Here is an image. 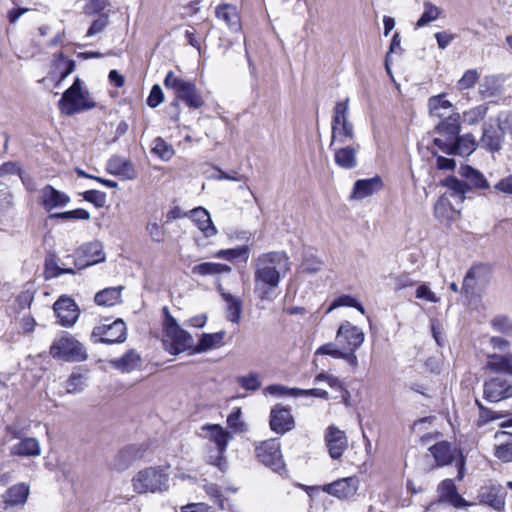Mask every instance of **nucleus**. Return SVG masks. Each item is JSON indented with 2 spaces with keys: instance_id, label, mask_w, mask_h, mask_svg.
<instances>
[{
  "instance_id": "12",
  "label": "nucleus",
  "mask_w": 512,
  "mask_h": 512,
  "mask_svg": "<svg viewBox=\"0 0 512 512\" xmlns=\"http://www.w3.org/2000/svg\"><path fill=\"white\" fill-rule=\"evenodd\" d=\"M256 456L259 461L272 471L282 475L286 472L282 459L280 443L276 439H269L256 447Z\"/></svg>"
},
{
  "instance_id": "18",
  "label": "nucleus",
  "mask_w": 512,
  "mask_h": 512,
  "mask_svg": "<svg viewBox=\"0 0 512 512\" xmlns=\"http://www.w3.org/2000/svg\"><path fill=\"white\" fill-rule=\"evenodd\" d=\"M270 428L276 434L283 435L295 427V421L289 408L276 404L270 411Z\"/></svg>"
},
{
  "instance_id": "41",
  "label": "nucleus",
  "mask_w": 512,
  "mask_h": 512,
  "mask_svg": "<svg viewBox=\"0 0 512 512\" xmlns=\"http://www.w3.org/2000/svg\"><path fill=\"white\" fill-rule=\"evenodd\" d=\"M225 336V331H219L216 333H204L201 335L197 345L194 348V352L202 353L206 352L212 348L219 347L223 345V339Z\"/></svg>"
},
{
  "instance_id": "27",
  "label": "nucleus",
  "mask_w": 512,
  "mask_h": 512,
  "mask_svg": "<svg viewBox=\"0 0 512 512\" xmlns=\"http://www.w3.org/2000/svg\"><path fill=\"white\" fill-rule=\"evenodd\" d=\"M485 369L496 374L512 376V352L488 354Z\"/></svg>"
},
{
  "instance_id": "8",
  "label": "nucleus",
  "mask_w": 512,
  "mask_h": 512,
  "mask_svg": "<svg viewBox=\"0 0 512 512\" xmlns=\"http://www.w3.org/2000/svg\"><path fill=\"white\" fill-rule=\"evenodd\" d=\"M96 103L90 99L89 93L82 88V82L76 77L73 84L64 91L58 102L61 114L72 116L74 114L90 110Z\"/></svg>"
},
{
  "instance_id": "38",
  "label": "nucleus",
  "mask_w": 512,
  "mask_h": 512,
  "mask_svg": "<svg viewBox=\"0 0 512 512\" xmlns=\"http://www.w3.org/2000/svg\"><path fill=\"white\" fill-rule=\"evenodd\" d=\"M231 267L227 264L215 262H203L192 267L191 272L198 276H214L224 273H230Z\"/></svg>"
},
{
  "instance_id": "5",
  "label": "nucleus",
  "mask_w": 512,
  "mask_h": 512,
  "mask_svg": "<svg viewBox=\"0 0 512 512\" xmlns=\"http://www.w3.org/2000/svg\"><path fill=\"white\" fill-rule=\"evenodd\" d=\"M163 319V345L171 355H178L193 347L192 336L182 329L177 320L171 315L167 306L162 309Z\"/></svg>"
},
{
  "instance_id": "25",
  "label": "nucleus",
  "mask_w": 512,
  "mask_h": 512,
  "mask_svg": "<svg viewBox=\"0 0 512 512\" xmlns=\"http://www.w3.org/2000/svg\"><path fill=\"white\" fill-rule=\"evenodd\" d=\"M80 252L84 256V259L80 258L74 261L77 269H83L105 260V254L103 252L102 245L97 241L83 245L80 249Z\"/></svg>"
},
{
  "instance_id": "53",
  "label": "nucleus",
  "mask_w": 512,
  "mask_h": 512,
  "mask_svg": "<svg viewBox=\"0 0 512 512\" xmlns=\"http://www.w3.org/2000/svg\"><path fill=\"white\" fill-rule=\"evenodd\" d=\"M86 377L80 373H72L66 382L68 393L81 392L86 386Z\"/></svg>"
},
{
  "instance_id": "28",
  "label": "nucleus",
  "mask_w": 512,
  "mask_h": 512,
  "mask_svg": "<svg viewBox=\"0 0 512 512\" xmlns=\"http://www.w3.org/2000/svg\"><path fill=\"white\" fill-rule=\"evenodd\" d=\"M437 467L448 466L453 463L456 457V449L448 441H439L429 447Z\"/></svg>"
},
{
  "instance_id": "57",
  "label": "nucleus",
  "mask_w": 512,
  "mask_h": 512,
  "mask_svg": "<svg viewBox=\"0 0 512 512\" xmlns=\"http://www.w3.org/2000/svg\"><path fill=\"white\" fill-rule=\"evenodd\" d=\"M493 329L497 332L511 335L512 334V320L504 315H499L491 320Z\"/></svg>"
},
{
  "instance_id": "40",
  "label": "nucleus",
  "mask_w": 512,
  "mask_h": 512,
  "mask_svg": "<svg viewBox=\"0 0 512 512\" xmlns=\"http://www.w3.org/2000/svg\"><path fill=\"white\" fill-rule=\"evenodd\" d=\"M123 287H108L95 294L94 301L99 306H113L121 301Z\"/></svg>"
},
{
  "instance_id": "30",
  "label": "nucleus",
  "mask_w": 512,
  "mask_h": 512,
  "mask_svg": "<svg viewBox=\"0 0 512 512\" xmlns=\"http://www.w3.org/2000/svg\"><path fill=\"white\" fill-rule=\"evenodd\" d=\"M428 108L431 117L445 119L451 113H459L453 104L446 99L445 94L435 95L429 98Z\"/></svg>"
},
{
  "instance_id": "60",
  "label": "nucleus",
  "mask_w": 512,
  "mask_h": 512,
  "mask_svg": "<svg viewBox=\"0 0 512 512\" xmlns=\"http://www.w3.org/2000/svg\"><path fill=\"white\" fill-rule=\"evenodd\" d=\"M344 349L338 348L336 343L330 342L323 344L315 351V356L328 355L335 359H340L343 356Z\"/></svg>"
},
{
  "instance_id": "39",
  "label": "nucleus",
  "mask_w": 512,
  "mask_h": 512,
  "mask_svg": "<svg viewBox=\"0 0 512 512\" xmlns=\"http://www.w3.org/2000/svg\"><path fill=\"white\" fill-rule=\"evenodd\" d=\"M219 291L227 305V319L232 323H239L242 312L241 300L230 293L224 292L221 286H219Z\"/></svg>"
},
{
  "instance_id": "7",
  "label": "nucleus",
  "mask_w": 512,
  "mask_h": 512,
  "mask_svg": "<svg viewBox=\"0 0 512 512\" xmlns=\"http://www.w3.org/2000/svg\"><path fill=\"white\" fill-rule=\"evenodd\" d=\"M357 142L354 125L349 120V98L339 101L333 109L331 122V141L329 147Z\"/></svg>"
},
{
  "instance_id": "23",
  "label": "nucleus",
  "mask_w": 512,
  "mask_h": 512,
  "mask_svg": "<svg viewBox=\"0 0 512 512\" xmlns=\"http://www.w3.org/2000/svg\"><path fill=\"white\" fill-rule=\"evenodd\" d=\"M438 501L447 503L456 508L467 506L466 500L458 493L457 487L452 479H445L437 487Z\"/></svg>"
},
{
  "instance_id": "49",
  "label": "nucleus",
  "mask_w": 512,
  "mask_h": 512,
  "mask_svg": "<svg viewBox=\"0 0 512 512\" xmlns=\"http://www.w3.org/2000/svg\"><path fill=\"white\" fill-rule=\"evenodd\" d=\"M49 218L61 219L64 221H67V220H89L90 213L83 208H77L75 210H70V211H66V212L52 213L49 215Z\"/></svg>"
},
{
  "instance_id": "45",
  "label": "nucleus",
  "mask_w": 512,
  "mask_h": 512,
  "mask_svg": "<svg viewBox=\"0 0 512 512\" xmlns=\"http://www.w3.org/2000/svg\"><path fill=\"white\" fill-rule=\"evenodd\" d=\"M151 152L162 161H169L175 154L173 146L162 137H156L152 142Z\"/></svg>"
},
{
  "instance_id": "16",
  "label": "nucleus",
  "mask_w": 512,
  "mask_h": 512,
  "mask_svg": "<svg viewBox=\"0 0 512 512\" xmlns=\"http://www.w3.org/2000/svg\"><path fill=\"white\" fill-rule=\"evenodd\" d=\"M364 338L362 329L349 321L343 322L336 333V342L343 349L357 350L363 344Z\"/></svg>"
},
{
  "instance_id": "22",
  "label": "nucleus",
  "mask_w": 512,
  "mask_h": 512,
  "mask_svg": "<svg viewBox=\"0 0 512 512\" xmlns=\"http://www.w3.org/2000/svg\"><path fill=\"white\" fill-rule=\"evenodd\" d=\"M69 202L70 197L52 185H45L40 191V204L47 212L65 207Z\"/></svg>"
},
{
  "instance_id": "63",
  "label": "nucleus",
  "mask_w": 512,
  "mask_h": 512,
  "mask_svg": "<svg viewBox=\"0 0 512 512\" xmlns=\"http://www.w3.org/2000/svg\"><path fill=\"white\" fill-rule=\"evenodd\" d=\"M163 101L164 93L162 91V88L158 84L153 85L147 98V105L151 108H156Z\"/></svg>"
},
{
  "instance_id": "34",
  "label": "nucleus",
  "mask_w": 512,
  "mask_h": 512,
  "mask_svg": "<svg viewBox=\"0 0 512 512\" xmlns=\"http://www.w3.org/2000/svg\"><path fill=\"white\" fill-rule=\"evenodd\" d=\"M191 217L205 237L208 238L214 236L217 233V230L210 218V214L205 208H194L191 211Z\"/></svg>"
},
{
  "instance_id": "19",
  "label": "nucleus",
  "mask_w": 512,
  "mask_h": 512,
  "mask_svg": "<svg viewBox=\"0 0 512 512\" xmlns=\"http://www.w3.org/2000/svg\"><path fill=\"white\" fill-rule=\"evenodd\" d=\"M334 154V161L342 169H354L358 165L357 154L360 150L358 142H352L342 145L329 147Z\"/></svg>"
},
{
  "instance_id": "31",
  "label": "nucleus",
  "mask_w": 512,
  "mask_h": 512,
  "mask_svg": "<svg viewBox=\"0 0 512 512\" xmlns=\"http://www.w3.org/2000/svg\"><path fill=\"white\" fill-rule=\"evenodd\" d=\"M10 453L21 457H37L41 454V446L36 438L23 437L10 448Z\"/></svg>"
},
{
  "instance_id": "11",
  "label": "nucleus",
  "mask_w": 512,
  "mask_h": 512,
  "mask_svg": "<svg viewBox=\"0 0 512 512\" xmlns=\"http://www.w3.org/2000/svg\"><path fill=\"white\" fill-rule=\"evenodd\" d=\"M490 276L491 269L485 264L474 265L467 271L463 280L461 293L469 303L476 298L477 287L485 286L489 282Z\"/></svg>"
},
{
  "instance_id": "6",
  "label": "nucleus",
  "mask_w": 512,
  "mask_h": 512,
  "mask_svg": "<svg viewBox=\"0 0 512 512\" xmlns=\"http://www.w3.org/2000/svg\"><path fill=\"white\" fill-rule=\"evenodd\" d=\"M164 85L167 89L173 90L175 94L176 98L171 103L175 109L178 108L179 101H182L190 109H199L204 105L203 97L195 83L176 76L173 71L167 73Z\"/></svg>"
},
{
  "instance_id": "26",
  "label": "nucleus",
  "mask_w": 512,
  "mask_h": 512,
  "mask_svg": "<svg viewBox=\"0 0 512 512\" xmlns=\"http://www.w3.org/2000/svg\"><path fill=\"white\" fill-rule=\"evenodd\" d=\"M106 170L109 174L121 177L125 180H133L137 176L131 161L118 155L112 156L107 161Z\"/></svg>"
},
{
  "instance_id": "58",
  "label": "nucleus",
  "mask_w": 512,
  "mask_h": 512,
  "mask_svg": "<svg viewBox=\"0 0 512 512\" xmlns=\"http://www.w3.org/2000/svg\"><path fill=\"white\" fill-rule=\"evenodd\" d=\"M84 200L94 204L97 208H102L106 204V194L99 190H87L82 193Z\"/></svg>"
},
{
  "instance_id": "17",
  "label": "nucleus",
  "mask_w": 512,
  "mask_h": 512,
  "mask_svg": "<svg viewBox=\"0 0 512 512\" xmlns=\"http://www.w3.org/2000/svg\"><path fill=\"white\" fill-rule=\"evenodd\" d=\"M359 489V479L356 476L338 479L323 486V491L341 500L352 499Z\"/></svg>"
},
{
  "instance_id": "10",
  "label": "nucleus",
  "mask_w": 512,
  "mask_h": 512,
  "mask_svg": "<svg viewBox=\"0 0 512 512\" xmlns=\"http://www.w3.org/2000/svg\"><path fill=\"white\" fill-rule=\"evenodd\" d=\"M127 328L122 319L112 323H103L93 328L91 341L94 343L115 344L126 340Z\"/></svg>"
},
{
  "instance_id": "61",
  "label": "nucleus",
  "mask_w": 512,
  "mask_h": 512,
  "mask_svg": "<svg viewBox=\"0 0 512 512\" xmlns=\"http://www.w3.org/2000/svg\"><path fill=\"white\" fill-rule=\"evenodd\" d=\"M238 383L243 389L247 391H256L261 385L258 375L255 373H250L247 376L239 377Z\"/></svg>"
},
{
  "instance_id": "4",
  "label": "nucleus",
  "mask_w": 512,
  "mask_h": 512,
  "mask_svg": "<svg viewBox=\"0 0 512 512\" xmlns=\"http://www.w3.org/2000/svg\"><path fill=\"white\" fill-rule=\"evenodd\" d=\"M169 466H150L139 470L131 479L137 494L164 493L169 490Z\"/></svg>"
},
{
  "instance_id": "47",
  "label": "nucleus",
  "mask_w": 512,
  "mask_h": 512,
  "mask_svg": "<svg viewBox=\"0 0 512 512\" xmlns=\"http://www.w3.org/2000/svg\"><path fill=\"white\" fill-rule=\"evenodd\" d=\"M424 11L418 21L415 24V28H421L424 27L431 22L437 20L441 14L440 8H438L436 5L432 4L431 2H424Z\"/></svg>"
},
{
  "instance_id": "44",
  "label": "nucleus",
  "mask_w": 512,
  "mask_h": 512,
  "mask_svg": "<svg viewBox=\"0 0 512 512\" xmlns=\"http://www.w3.org/2000/svg\"><path fill=\"white\" fill-rule=\"evenodd\" d=\"M488 110V103L480 104L464 111L461 117L467 125H476L486 117Z\"/></svg>"
},
{
  "instance_id": "33",
  "label": "nucleus",
  "mask_w": 512,
  "mask_h": 512,
  "mask_svg": "<svg viewBox=\"0 0 512 512\" xmlns=\"http://www.w3.org/2000/svg\"><path fill=\"white\" fill-rule=\"evenodd\" d=\"M29 495V486L25 483H19L8 488L2 495L3 502L6 506H18L23 505Z\"/></svg>"
},
{
  "instance_id": "37",
  "label": "nucleus",
  "mask_w": 512,
  "mask_h": 512,
  "mask_svg": "<svg viewBox=\"0 0 512 512\" xmlns=\"http://www.w3.org/2000/svg\"><path fill=\"white\" fill-rule=\"evenodd\" d=\"M140 361V355L135 350H129L122 357L111 360L110 363L121 372H131L138 367Z\"/></svg>"
},
{
  "instance_id": "62",
  "label": "nucleus",
  "mask_w": 512,
  "mask_h": 512,
  "mask_svg": "<svg viewBox=\"0 0 512 512\" xmlns=\"http://www.w3.org/2000/svg\"><path fill=\"white\" fill-rule=\"evenodd\" d=\"M62 274H75L73 268H61L55 263H46L45 277L46 279L56 278Z\"/></svg>"
},
{
  "instance_id": "20",
  "label": "nucleus",
  "mask_w": 512,
  "mask_h": 512,
  "mask_svg": "<svg viewBox=\"0 0 512 512\" xmlns=\"http://www.w3.org/2000/svg\"><path fill=\"white\" fill-rule=\"evenodd\" d=\"M325 443L332 459H340L348 447V439L344 431L330 425L325 432Z\"/></svg>"
},
{
  "instance_id": "36",
  "label": "nucleus",
  "mask_w": 512,
  "mask_h": 512,
  "mask_svg": "<svg viewBox=\"0 0 512 512\" xmlns=\"http://www.w3.org/2000/svg\"><path fill=\"white\" fill-rule=\"evenodd\" d=\"M503 436H508V438L495 446L494 456L504 463L512 462V432L497 431L495 433V439L497 440Z\"/></svg>"
},
{
  "instance_id": "32",
  "label": "nucleus",
  "mask_w": 512,
  "mask_h": 512,
  "mask_svg": "<svg viewBox=\"0 0 512 512\" xmlns=\"http://www.w3.org/2000/svg\"><path fill=\"white\" fill-rule=\"evenodd\" d=\"M216 17L225 22L232 32H238L241 29V21L237 8L231 4H221L216 7Z\"/></svg>"
},
{
  "instance_id": "1",
  "label": "nucleus",
  "mask_w": 512,
  "mask_h": 512,
  "mask_svg": "<svg viewBox=\"0 0 512 512\" xmlns=\"http://www.w3.org/2000/svg\"><path fill=\"white\" fill-rule=\"evenodd\" d=\"M460 113H451L442 119L434 129V145L447 155L469 156L477 147L473 134L460 135Z\"/></svg>"
},
{
  "instance_id": "51",
  "label": "nucleus",
  "mask_w": 512,
  "mask_h": 512,
  "mask_svg": "<svg viewBox=\"0 0 512 512\" xmlns=\"http://www.w3.org/2000/svg\"><path fill=\"white\" fill-rule=\"evenodd\" d=\"M453 211L448 198L445 196H441L434 205V214L441 221L449 219Z\"/></svg>"
},
{
  "instance_id": "56",
  "label": "nucleus",
  "mask_w": 512,
  "mask_h": 512,
  "mask_svg": "<svg viewBox=\"0 0 512 512\" xmlns=\"http://www.w3.org/2000/svg\"><path fill=\"white\" fill-rule=\"evenodd\" d=\"M109 24V13H102L92 21L87 30L86 37H92L101 33Z\"/></svg>"
},
{
  "instance_id": "59",
  "label": "nucleus",
  "mask_w": 512,
  "mask_h": 512,
  "mask_svg": "<svg viewBox=\"0 0 512 512\" xmlns=\"http://www.w3.org/2000/svg\"><path fill=\"white\" fill-rule=\"evenodd\" d=\"M479 78V74L476 69L467 70L457 83L459 90H467L475 85Z\"/></svg>"
},
{
  "instance_id": "35",
  "label": "nucleus",
  "mask_w": 512,
  "mask_h": 512,
  "mask_svg": "<svg viewBox=\"0 0 512 512\" xmlns=\"http://www.w3.org/2000/svg\"><path fill=\"white\" fill-rule=\"evenodd\" d=\"M441 183L443 186L447 187L449 195L456 198L458 202H463L466 193L472 190L469 184L455 176H448Z\"/></svg>"
},
{
  "instance_id": "64",
  "label": "nucleus",
  "mask_w": 512,
  "mask_h": 512,
  "mask_svg": "<svg viewBox=\"0 0 512 512\" xmlns=\"http://www.w3.org/2000/svg\"><path fill=\"white\" fill-rule=\"evenodd\" d=\"M146 231L153 241L158 243L163 241L165 231L157 222H149L146 226Z\"/></svg>"
},
{
  "instance_id": "2",
  "label": "nucleus",
  "mask_w": 512,
  "mask_h": 512,
  "mask_svg": "<svg viewBox=\"0 0 512 512\" xmlns=\"http://www.w3.org/2000/svg\"><path fill=\"white\" fill-rule=\"evenodd\" d=\"M289 269V257L283 251L263 253L255 259V287L261 289V299L279 285Z\"/></svg>"
},
{
  "instance_id": "46",
  "label": "nucleus",
  "mask_w": 512,
  "mask_h": 512,
  "mask_svg": "<svg viewBox=\"0 0 512 512\" xmlns=\"http://www.w3.org/2000/svg\"><path fill=\"white\" fill-rule=\"evenodd\" d=\"M55 69L59 72L56 86H59L75 69V61L67 59L63 53H59L55 60Z\"/></svg>"
},
{
  "instance_id": "52",
  "label": "nucleus",
  "mask_w": 512,
  "mask_h": 512,
  "mask_svg": "<svg viewBox=\"0 0 512 512\" xmlns=\"http://www.w3.org/2000/svg\"><path fill=\"white\" fill-rule=\"evenodd\" d=\"M110 6L109 0H87L83 7V13L87 16L102 14Z\"/></svg>"
},
{
  "instance_id": "15",
  "label": "nucleus",
  "mask_w": 512,
  "mask_h": 512,
  "mask_svg": "<svg viewBox=\"0 0 512 512\" xmlns=\"http://www.w3.org/2000/svg\"><path fill=\"white\" fill-rule=\"evenodd\" d=\"M58 323L63 327H72L80 316V309L69 296L62 295L53 304Z\"/></svg>"
},
{
  "instance_id": "24",
  "label": "nucleus",
  "mask_w": 512,
  "mask_h": 512,
  "mask_svg": "<svg viewBox=\"0 0 512 512\" xmlns=\"http://www.w3.org/2000/svg\"><path fill=\"white\" fill-rule=\"evenodd\" d=\"M384 187L382 178L378 175L369 178V179H359L355 181L353 185V190L351 192L350 198L356 200H362L367 198L374 193L379 192Z\"/></svg>"
},
{
  "instance_id": "55",
  "label": "nucleus",
  "mask_w": 512,
  "mask_h": 512,
  "mask_svg": "<svg viewBox=\"0 0 512 512\" xmlns=\"http://www.w3.org/2000/svg\"><path fill=\"white\" fill-rule=\"evenodd\" d=\"M295 391H298V388H289L280 384H272L264 389L265 394L279 397L290 396L297 398L298 393H296Z\"/></svg>"
},
{
  "instance_id": "29",
  "label": "nucleus",
  "mask_w": 512,
  "mask_h": 512,
  "mask_svg": "<svg viewBox=\"0 0 512 512\" xmlns=\"http://www.w3.org/2000/svg\"><path fill=\"white\" fill-rule=\"evenodd\" d=\"M478 497L481 503L486 504L497 511L504 509L505 499L502 488L499 485L482 487Z\"/></svg>"
},
{
  "instance_id": "43",
  "label": "nucleus",
  "mask_w": 512,
  "mask_h": 512,
  "mask_svg": "<svg viewBox=\"0 0 512 512\" xmlns=\"http://www.w3.org/2000/svg\"><path fill=\"white\" fill-rule=\"evenodd\" d=\"M250 249L247 245L239 246L231 249H221L217 251L214 256L219 259H225L233 261L235 259H241L246 263L249 259Z\"/></svg>"
},
{
  "instance_id": "42",
  "label": "nucleus",
  "mask_w": 512,
  "mask_h": 512,
  "mask_svg": "<svg viewBox=\"0 0 512 512\" xmlns=\"http://www.w3.org/2000/svg\"><path fill=\"white\" fill-rule=\"evenodd\" d=\"M459 173L476 189H488L490 187L485 176L472 166H461Z\"/></svg>"
},
{
  "instance_id": "9",
  "label": "nucleus",
  "mask_w": 512,
  "mask_h": 512,
  "mask_svg": "<svg viewBox=\"0 0 512 512\" xmlns=\"http://www.w3.org/2000/svg\"><path fill=\"white\" fill-rule=\"evenodd\" d=\"M50 355L66 362H82L88 357L83 344L69 333H64L53 341Z\"/></svg>"
},
{
  "instance_id": "54",
  "label": "nucleus",
  "mask_w": 512,
  "mask_h": 512,
  "mask_svg": "<svg viewBox=\"0 0 512 512\" xmlns=\"http://www.w3.org/2000/svg\"><path fill=\"white\" fill-rule=\"evenodd\" d=\"M206 493L214 499V502L219 506V508L224 511L226 508L230 507L229 501L224 498L221 494L220 489L215 484H207L205 485Z\"/></svg>"
},
{
  "instance_id": "3",
  "label": "nucleus",
  "mask_w": 512,
  "mask_h": 512,
  "mask_svg": "<svg viewBox=\"0 0 512 512\" xmlns=\"http://www.w3.org/2000/svg\"><path fill=\"white\" fill-rule=\"evenodd\" d=\"M512 134V112L500 113L495 122L490 119L482 124V135L477 146L490 152H499L504 143L505 134Z\"/></svg>"
},
{
  "instance_id": "48",
  "label": "nucleus",
  "mask_w": 512,
  "mask_h": 512,
  "mask_svg": "<svg viewBox=\"0 0 512 512\" xmlns=\"http://www.w3.org/2000/svg\"><path fill=\"white\" fill-rule=\"evenodd\" d=\"M344 306L356 308L360 313L365 314V309L363 305L359 301H357V299H355L353 296L347 294L341 295L335 300H333V302L328 307L326 313H330L334 309Z\"/></svg>"
},
{
  "instance_id": "13",
  "label": "nucleus",
  "mask_w": 512,
  "mask_h": 512,
  "mask_svg": "<svg viewBox=\"0 0 512 512\" xmlns=\"http://www.w3.org/2000/svg\"><path fill=\"white\" fill-rule=\"evenodd\" d=\"M483 398L490 403L512 398V380L503 375L491 377L483 383Z\"/></svg>"
},
{
  "instance_id": "21",
  "label": "nucleus",
  "mask_w": 512,
  "mask_h": 512,
  "mask_svg": "<svg viewBox=\"0 0 512 512\" xmlns=\"http://www.w3.org/2000/svg\"><path fill=\"white\" fill-rule=\"evenodd\" d=\"M205 428L210 432V438L216 444L218 449V456L214 465L223 471L225 466L223 453L226 451L232 435L218 424L207 425Z\"/></svg>"
},
{
  "instance_id": "14",
  "label": "nucleus",
  "mask_w": 512,
  "mask_h": 512,
  "mask_svg": "<svg viewBox=\"0 0 512 512\" xmlns=\"http://www.w3.org/2000/svg\"><path fill=\"white\" fill-rule=\"evenodd\" d=\"M148 446L142 444H130L118 451L112 461V468L116 471H124L133 465L134 462L144 458Z\"/></svg>"
},
{
  "instance_id": "50",
  "label": "nucleus",
  "mask_w": 512,
  "mask_h": 512,
  "mask_svg": "<svg viewBox=\"0 0 512 512\" xmlns=\"http://www.w3.org/2000/svg\"><path fill=\"white\" fill-rule=\"evenodd\" d=\"M241 416V408L235 407L227 417V425L235 433H242L246 430V425Z\"/></svg>"
}]
</instances>
